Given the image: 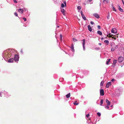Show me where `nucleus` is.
Returning a JSON list of instances; mask_svg holds the SVG:
<instances>
[{"instance_id": "20", "label": "nucleus", "mask_w": 124, "mask_h": 124, "mask_svg": "<svg viewBox=\"0 0 124 124\" xmlns=\"http://www.w3.org/2000/svg\"><path fill=\"white\" fill-rule=\"evenodd\" d=\"M73 104L75 105H77L78 104V103L77 102V101H75V102L73 103Z\"/></svg>"}, {"instance_id": "27", "label": "nucleus", "mask_w": 124, "mask_h": 124, "mask_svg": "<svg viewBox=\"0 0 124 124\" xmlns=\"http://www.w3.org/2000/svg\"><path fill=\"white\" fill-rule=\"evenodd\" d=\"M14 15L16 16H18V14L16 12L14 13Z\"/></svg>"}, {"instance_id": "40", "label": "nucleus", "mask_w": 124, "mask_h": 124, "mask_svg": "<svg viewBox=\"0 0 124 124\" xmlns=\"http://www.w3.org/2000/svg\"><path fill=\"white\" fill-rule=\"evenodd\" d=\"M115 80V79H112V80H111V81H112V82H113V81H114Z\"/></svg>"}, {"instance_id": "44", "label": "nucleus", "mask_w": 124, "mask_h": 124, "mask_svg": "<svg viewBox=\"0 0 124 124\" xmlns=\"http://www.w3.org/2000/svg\"><path fill=\"white\" fill-rule=\"evenodd\" d=\"M99 44L100 45H101V43H99Z\"/></svg>"}, {"instance_id": "41", "label": "nucleus", "mask_w": 124, "mask_h": 124, "mask_svg": "<svg viewBox=\"0 0 124 124\" xmlns=\"http://www.w3.org/2000/svg\"><path fill=\"white\" fill-rule=\"evenodd\" d=\"M122 0V2H123V3L124 4V2L123 0Z\"/></svg>"}, {"instance_id": "35", "label": "nucleus", "mask_w": 124, "mask_h": 124, "mask_svg": "<svg viewBox=\"0 0 124 124\" xmlns=\"http://www.w3.org/2000/svg\"><path fill=\"white\" fill-rule=\"evenodd\" d=\"M107 18L108 19H109V15H108Z\"/></svg>"}, {"instance_id": "37", "label": "nucleus", "mask_w": 124, "mask_h": 124, "mask_svg": "<svg viewBox=\"0 0 124 124\" xmlns=\"http://www.w3.org/2000/svg\"><path fill=\"white\" fill-rule=\"evenodd\" d=\"M114 48H111V50L112 51H114Z\"/></svg>"}, {"instance_id": "19", "label": "nucleus", "mask_w": 124, "mask_h": 124, "mask_svg": "<svg viewBox=\"0 0 124 124\" xmlns=\"http://www.w3.org/2000/svg\"><path fill=\"white\" fill-rule=\"evenodd\" d=\"M97 33L98 34H99L100 35H102V32L100 31H97Z\"/></svg>"}, {"instance_id": "46", "label": "nucleus", "mask_w": 124, "mask_h": 124, "mask_svg": "<svg viewBox=\"0 0 124 124\" xmlns=\"http://www.w3.org/2000/svg\"><path fill=\"white\" fill-rule=\"evenodd\" d=\"M92 1V0H89V2H91Z\"/></svg>"}, {"instance_id": "38", "label": "nucleus", "mask_w": 124, "mask_h": 124, "mask_svg": "<svg viewBox=\"0 0 124 124\" xmlns=\"http://www.w3.org/2000/svg\"><path fill=\"white\" fill-rule=\"evenodd\" d=\"M113 10H114L115 11H116V10L115 8L114 7H113Z\"/></svg>"}, {"instance_id": "36", "label": "nucleus", "mask_w": 124, "mask_h": 124, "mask_svg": "<svg viewBox=\"0 0 124 124\" xmlns=\"http://www.w3.org/2000/svg\"><path fill=\"white\" fill-rule=\"evenodd\" d=\"M103 101H101L100 105H102V104H103Z\"/></svg>"}, {"instance_id": "5", "label": "nucleus", "mask_w": 124, "mask_h": 124, "mask_svg": "<svg viewBox=\"0 0 124 124\" xmlns=\"http://www.w3.org/2000/svg\"><path fill=\"white\" fill-rule=\"evenodd\" d=\"M123 57L121 56L120 57L118 58V61L119 62H121L123 61Z\"/></svg>"}, {"instance_id": "12", "label": "nucleus", "mask_w": 124, "mask_h": 124, "mask_svg": "<svg viewBox=\"0 0 124 124\" xmlns=\"http://www.w3.org/2000/svg\"><path fill=\"white\" fill-rule=\"evenodd\" d=\"M70 48L72 50V51L73 52H74L75 51V50L74 48V46H73V44H72L71 45V47H70Z\"/></svg>"}, {"instance_id": "10", "label": "nucleus", "mask_w": 124, "mask_h": 124, "mask_svg": "<svg viewBox=\"0 0 124 124\" xmlns=\"http://www.w3.org/2000/svg\"><path fill=\"white\" fill-rule=\"evenodd\" d=\"M93 15L97 18H98L99 17V16L98 14L95 13L93 14Z\"/></svg>"}, {"instance_id": "2", "label": "nucleus", "mask_w": 124, "mask_h": 124, "mask_svg": "<svg viewBox=\"0 0 124 124\" xmlns=\"http://www.w3.org/2000/svg\"><path fill=\"white\" fill-rule=\"evenodd\" d=\"M83 41V50L84 51L85 50V39H84L82 40Z\"/></svg>"}, {"instance_id": "49", "label": "nucleus", "mask_w": 124, "mask_h": 124, "mask_svg": "<svg viewBox=\"0 0 124 124\" xmlns=\"http://www.w3.org/2000/svg\"><path fill=\"white\" fill-rule=\"evenodd\" d=\"M115 37H118V36L117 35V36H116Z\"/></svg>"}, {"instance_id": "29", "label": "nucleus", "mask_w": 124, "mask_h": 124, "mask_svg": "<svg viewBox=\"0 0 124 124\" xmlns=\"http://www.w3.org/2000/svg\"><path fill=\"white\" fill-rule=\"evenodd\" d=\"M97 114L98 116H100L101 115V113L99 112H98L97 113Z\"/></svg>"}, {"instance_id": "50", "label": "nucleus", "mask_w": 124, "mask_h": 124, "mask_svg": "<svg viewBox=\"0 0 124 124\" xmlns=\"http://www.w3.org/2000/svg\"><path fill=\"white\" fill-rule=\"evenodd\" d=\"M101 101H103V100L102 99H101Z\"/></svg>"}, {"instance_id": "15", "label": "nucleus", "mask_w": 124, "mask_h": 124, "mask_svg": "<svg viewBox=\"0 0 124 124\" xmlns=\"http://www.w3.org/2000/svg\"><path fill=\"white\" fill-rule=\"evenodd\" d=\"M65 10L63 8L61 9V11L64 15H65V13L64 12Z\"/></svg>"}, {"instance_id": "22", "label": "nucleus", "mask_w": 124, "mask_h": 124, "mask_svg": "<svg viewBox=\"0 0 124 124\" xmlns=\"http://www.w3.org/2000/svg\"><path fill=\"white\" fill-rule=\"evenodd\" d=\"M73 40L74 42H76L78 41L77 40V39L76 38H73Z\"/></svg>"}, {"instance_id": "24", "label": "nucleus", "mask_w": 124, "mask_h": 124, "mask_svg": "<svg viewBox=\"0 0 124 124\" xmlns=\"http://www.w3.org/2000/svg\"><path fill=\"white\" fill-rule=\"evenodd\" d=\"M104 83V81H101V83L100 85L101 86H102Z\"/></svg>"}, {"instance_id": "7", "label": "nucleus", "mask_w": 124, "mask_h": 124, "mask_svg": "<svg viewBox=\"0 0 124 124\" xmlns=\"http://www.w3.org/2000/svg\"><path fill=\"white\" fill-rule=\"evenodd\" d=\"M111 84V82H110L107 83L106 85V87L107 88H108L110 86Z\"/></svg>"}, {"instance_id": "34", "label": "nucleus", "mask_w": 124, "mask_h": 124, "mask_svg": "<svg viewBox=\"0 0 124 124\" xmlns=\"http://www.w3.org/2000/svg\"><path fill=\"white\" fill-rule=\"evenodd\" d=\"M90 116V115L89 114H87L86 115V116L87 117H89V116Z\"/></svg>"}, {"instance_id": "43", "label": "nucleus", "mask_w": 124, "mask_h": 124, "mask_svg": "<svg viewBox=\"0 0 124 124\" xmlns=\"http://www.w3.org/2000/svg\"><path fill=\"white\" fill-rule=\"evenodd\" d=\"M105 101H108V99H106L105 100Z\"/></svg>"}, {"instance_id": "18", "label": "nucleus", "mask_w": 124, "mask_h": 124, "mask_svg": "<svg viewBox=\"0 0 124 124\" xmlns=\"http://www.w3.org/2000/svg\"><path fill=\"white\" fill-rule=\"evenodd\" d=\"M104 42L105 43L107 44V45H108L109 43V41L108 40H105L104 41Z\"/></svg>"}, {"instance_id": "30", "label": "nucleus", "mask_w": 124, "mask_h": 124, "mask_svg": "<svg viewBox=\"0 0 124 124\" xmlns=\"http://www.w3.org/2000/svg\"><path fill=\"white\" fill-rule=\"evenodd\" d=\"M60 39L61 40H62V34H60Z\"/></svg>"}, {"instance_id": "32", "label": "nucleus", "mask_w": 124, "mask_h": 124, "mask_svg": "<svg viewBox=\"0 0 124 124\" xmlns=\"http://www.w3.org/2000/svg\"><path fill=\"white\" fill-rule=\"evenodd\" d=\"M14 2L15 3H17V2L16 0H14Z\"/></svg>"}, {"instance_id": "3", "label": "nucleus", "mask_w": 124, "mask_h": 124, "mask_svg": "<svg viewBox=\"0 0 124 124\" xmlns=\"http://www.w3.org/2000/svg\"><path fill=\"white\" fill-rule=\"evenodd\" d=\"M100 95L101 96H103L104 95V92L102 89H101L100 90Z\"/></svg>"}, {"instance_id": "11", "label": "nucleus", "mask_w": 124, "mask_h": 124, "mask_svg": "<svg viewBox=\"0 0 124 124\" xmlns=\"http://www.w3.org/2000/svg\"><path fill=\"white\" fill-rule=\"evenodd\" d=\"M113 36V35H111V34L109 33L108 35H107V37H111L112 38H114L115 36Z\"/></svg>"}, {"instance_id": "6", "label": "nucleus", "mask_w": 124, "mask_h": 124, "mask_svg": "<svg viewBox=\"0 0 124 124\" xmlns=\"http://www.w3.org/2000/svg\"><path fill=\"white\" fill-rule=\"evenodd\" d=\"M81 15L82 16V17L83 18V19L85 20H86V18L84 16V15L83 12L82 11H81Z\"/></svg>"}, {"instance_id": "31", "label": "nucleus", "mask_w": 124, "mask_h": 124, "mask_svg": "<svg viewBox=\"0 0 124 124\" xmlns=\"http://www.w3.org/2000/svg\"><path fill=\"white\" fill-rule=\"evenodd\" d=\"M23 19L24 20V21H26V18L25 17L23 18Z\"/></svg>"}, {"instance_id": "47", "label": "nucleus", "mask_w": 124, "mask_h": 124, "mask_svg": "<svg viewBox=\"0 0 124 124\" xmlns=\"http://www.w3.org/2000/svg\"><path fill=\"white\" fill-rule=\"evenodd\" d=\"M103 39V38H101V40H102Z\"/></svg>"}, {"instance_id": "16", "label": "nucleus", "mask_w": 124, "mask_h": 124, "mask_svg": "<svg viewBox=\"0 0 124 124\" xmlns=\"http://www.w3.org/2000/svg\"><path fill=\"white\" fill-rule=\"evenodd\" d=\"M88 27L89 30L90 31H92V30L90 26V25H88Z\"/></svg>"}, {"instance_id": "33", "label": "nucleus", "mask_w": 124, "mask_h": 124, "mask_svg": "<svg viewBox=\"0 0 124 124\" xmlns=\"http://www.w3.org/2000/svg\"><path fill=\"white\" fill-rule=\"evenodd\" d=\"M90 23L91 24H93L94 23V22L92 21H91L90 22Z\"/></svg>"}, {"instance_id": "13", "label": "nucleus", "mask_w": 124, "mask_h": 124, "mask_svg": "<svg viewBox=\"0 0 124 124\" xmlns=\"http://www.w3.org/2000/svg\"><path fill=\"white\" fill-rule=\"evenodd\" d=\"M14 61V59L13 58H11L9 59L8 60V62H13Z\"/></svg>"}, {"instance_id": "39", "label": "nucleus", "mask_w": 124, "mask_h": 124, "mask_svg": "<svg viewBox=\"0 0 124 124\" xmlns=\"http://www.w3.org/2000/svg\"><path fill=\"white\" fill-rule=\"evenodd\" d=\"M106 108H107V109H108L109 108V107H108V106H107L106 107H105Z\"/></svg>"}, {"instance_id": "4", "label": "nucleus", "mask_w": 124, "mask_h": 124, "mask_svg": "<svg viewBox=\"0 0 124 124\" xmlns=\"http://www.w3.org/2000/svg\"><path fill=\"white\" fill-rule=\"evenodd\" d=\"M111 32L113 33H116L117 32V30L115 28H113L111 30Z\"/></svg>"}, {"instance_id": "14", "label": "nucleus", "mask_w": 124, "mask_h": 124, "mask_svg": "<svg viewBox=\"0 0 124 124\" xmlns=\"http://www.w3.org/2000/svg\"><path fill=\"white\" fill-rule=\"evenodd\" d=\"M118 9L120 11V12H123V9H122L120 7V6H118Z\"/></svg>"}, {"instance_id": "42", "label": "nucleus", "mask_w": 124, "mask_h": 124, "mask_svg": "<svg viewBox=\"0 0 124 124\" xmlns=\"http://www.w3.org/2000/svg\"><path fill=\"white\" fill-rule=\"evenodd\" d=\"M21 53H23V50H21Z\"/></svg>"}, {"instance_id": "25", "label": "nucleus", "mask_w": 124, "mask_h": 124, "mask_svg": "<svg viewBox=\"0 0 124 124\" xmlns=\"http://www.w3.org/2000/svg\"><path fill=\"white\" fill-rule=\"evenodd\" d=\"M117 60H115L113 62V64H115L116 63Z\"/></svg>"}, {"instance_id": "45", "label": "nucleus", "mask_w": 124, "mask_h": 124, "mask_svg": "<svg viewBox=\"0 0 124 124\" xmlns=\"http://www.w3.org/2000/svg\"><path fill=\"white\" fill-rule=\"evenodd\" d=\"M114 39L115 40L116 39V37H114Z\"/></svg>"}, {"instance_id": "23", "label": "nucleus", "mask_w": 124, "mask_h": 124, "mask_svg": "<svg viewBox=\"0 0 124 124\" xmlns=\"http://www.w3.org/2000/svg\"><path fill=\"white\" fill-rule=\"evenodd\" d=\"M110 60H110V59H109L108 60V61H107L106 63V64H107V65L108 64H109V62H110Z\"/></svg>"}, {"instance_id": "8", "label": "nucleus", "mask_w": 124, "mask_h": 124, "mask_svg": "<svg viewBox=\"0 0 124 124\" xmlns=\"http://www.w3.org/2000/svg\"><path fill=\"white\" fill-rule=\"evenodd\" d=\"M63 3H64L65 4V5H64L63 3H62L61 4V7L62 8H64V7H66V2L65 1H63Z\"/></svg>"}, {"instance_id": "51", "label": "nucleus", "mask_w": 124, "mask_h": 124, "mask_svg": "<svg viewBox=\"0 0 124 124\" xmlns=\"http://www.w3.org/2000/svg\"><path fill=\"white\" fill-rule=\"evenodd\" d=\"M59 27V26H58L57 27H58V28Z\"/></svg>"}, {"instance_id": "52", "label": "nucleus", "mask_w": 124, "mask_h": 124, "mask_svg": "<svg viewBox=\"0 0 124 124\" xmlns=\"http://www.w3.org/2000/svg\"><path fill=\"white\" fill-rule=\"evenodd\" d=\"M112 105H111V107H112Z\"/></svg>"}, {"instance_id": "1", "label": "nucleus", "mask_w": 124, "mask_h": 124, "mask_svg": "<svg viewBox=\"0 0 124 124\" xmlns=\"http://www.w3.org/2000/svg\"><path fill=\"white\" fill-rule=\"evenodd\" d=\"M14 59L15 61H18V56L17 54H16L15 55Z\"/></svg>"}, {"instance_id": "21", "label": "nucleus", "mask_w": 124, "mask_h": 124, "mask_svg": "<svg viewBox=\"0 0 124 124\" xmlns=\"http://www.w3.org/2000/svg\"><path fill=\"white\" fill-rule=\"evenodd\" d=\"M107 103L108 106H109L110 103V102L109 101H106Z\"/></svg>"}, {"instance_id": "28", "label": "nucleus", "mask_w": 124, "mask_h": 124, "mask_svg": "<svg viewBox=\"0 0 124 124\" xmlns=\"http://www.w3.org/2000/svg\"><path fill=\"white\" fill-rule=\"evenodd\" d=\"M98 29L100 30L101 29V26L100 25H99L97 26Z\"/></svg>"}, {"instance_id": "17", "label": "nucleus", "mask_w": 124, "mask_h": 124, "mask_svg": "<svg viewBox=\"0 0 124 124\" xmlns=\"http://www.w3.org/2000/svg\"><path fill=\"white\" fill-rule=\"evenodd\" d=\"M66 97L67 98H69L70 96V93H69L67 94L66 95Z\"/></svg>"}, {"instance_id": "26", "label": "nucleus", "mask_w": 124, "mask_h": 124, "mask_svg": "<svg viewBox=\"0 0 124 124\" xmlns=\"http://www.w3.org/2000/svg\"><path fill=\"white\" fill-rule=\"evenodd\" d=\"M81 7L78 6L77 7V8L78 10H80L81 9Z\"/></svg>"}, {"instance_id": "48", "label": "nucleus", "mask_w": 124, "mask_h": 124, "mask_svg": "<svg viewBox=\"0 0 124 124\" xmlns=\"http://www.w3.org/2000/svg\"><path fill=\"white\" fill-rule=\"evenodd\" d=\"M0 96H1V94L0 93Z\"/></svg>"}, {"instance_id": "9", "label": "nucleus", "mask_w": 124, "mask_h": 124, "mask_svg": "<svg viewBox=\"0 0 124 124\" xmlns=\"http://www.w3.org/2000/svg\"><path fill=\"white\" fill-rule=\"evenodd\" d=\"M18 11L20 13L22 14L23 13V9L20 8L18 9Z\"/></svg>"}]
</instances>
